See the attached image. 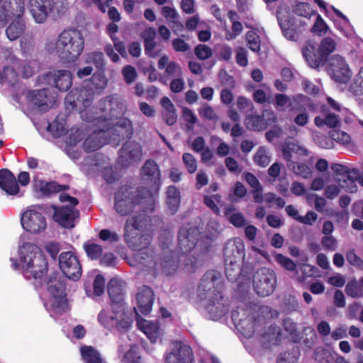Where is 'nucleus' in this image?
<instances>
[{
    "label": "nucleus",
    "mask_w": 363,
    "mask_h": 363,
    "mask_svg": "<svg viewBox=\"0 0 363 363\" xmlns=\"http://www.w3.org/2000/svg\"><path fill=\"white\" fill-rule=\"evenodd\" d=\"M337 356L335 352L318 347L315 352V359L320 363H331Z\"/></svg>",
    "instance_id": "nucleus-45"
},
{
    "label": "nucleus",
    "mask_w": 363,
    "mask_h": 363,
    "mask_svg": "<svg viewBox=\"0 0 363 363\" xmlns=\"http://www.w3.org/2000/svg\"><path fill=\"white\" fill-rule=\"evenodd\" d=\"M39 206H29L21 216V225L24 230L37 234L45 230L47 223Z\"/></svg>",
    "instance_id": "nucleus-15"
},
{
    "label": "nucleus",
    "mask_w": 363,
    "mask_h": 363,
    "mask_svg": "<svg viewBox=\"0 0 363 363\" xmlns=\"http://www.w3.org/2000/svg\"><path fill=\"white\" fill-rule=\"evenodd\" d=\"M245 124L249 130L259 131L265 129L268 123L259 115H248L245 120Z\"/></svg>",
    "instance_id": "nucleus-40"
},
{
    "label": "nucleus",
    "mask_w": 363,
    "mask_h": 363,
    "mask_svg": "<svg viewBox=\"0 0 363 363\" xmlns=\"http://www.w3.org/2000/svg\"><path fill=\"white\" fill-rule=\"evenodd\" d=\"M60 267L63 274L69 279L77 280L82 275V267L76 256L70 252L60 254Z\"/></svg>",
    "instance_id": "nucleus-18"
},
{
    "label": "nucleus",
    "mask_w": 363,
    "mask_h": 363,
    "mask_svg": "<svg viewBox=\"0 0 363 363\" xmlns=\"http://www.w3.org/2000/svg\"><path fill=\"white\" fill-rule=\"evenodd\" d=\"M331 138L341 144H347L350 142L351 138L349 134L339 130H334L330 132Z\"/></svg>",
    "instance_id": "nucleus-60"
},
{
    "label": "nucleus",
    "mask_w": 363,
    "mask_h": 363,
    "mask_svg": "<svg viewBox=\"0 0 363 363\" xmlns=\"http://www.w3.org/2000/svg\"><path fill=\"white\" fill-rule=\"evenodd\" d=\"M142 156L140 145L133 141L126 143L120 151V161L125 166L139 160Z\"/></svg>",
    "instance_id": "nucleus-26"
},
{
    "label": "nucleus",
    "mask_w": 363,
    "mask_h": 363,
    "mask_svg": "<svg viewBox=\"0 0 363 363\" xmlns=\"http://www.w3.org/2000/svg\"><path fill=\"white\" fill-rule=\"evenodd\" d=\"M203 202L214 213H219L220 209L218 205H220L222 203L220 195L215 194L211 196H205L203 198Z\"/></svg>",
    "instance_id": "nucleus-54"
},
{
    "label": "nucleus",
    "mask_w": 363,
    "mask_h": 363,
    "mask_svg": "<svg viewBox=\"0 0 363 363\" xmlns=\"http://www.w3.org/2000/svg\"><path fill=\"white\" fill-rule=\"evenodd\" d=\"M182 160L189 173L193 174L196 171V160L191 154L184 153L182 156Z\"/></svg>",
    "instance_id": "nucleus-59"
},
{
    "label": "nucleus",
    "mask_w": 363,
    "mask_h": 363,
    "mask_svg": "<svg viewBox=\"0 0 363 363\" xmlns=\"http://www.w3.org/2000/svg\"><path fill=\"white\" fill-rule=\"evenodd\" d=\"M130 348L121 357L122 363H142L138 347L135 344H130Z\"/></svg>",
    "instance_id": "nucleus-44"
},
{
    "label": "nucleus",
    "mask_w": 363,
    "mask_h": 363,
    "mask_svg": "<svg viewBox=\"0 0 363 363\" xmlns=\"http://www.w3.org/2000/svg\"><path fill=\"white\" fill-rule=\"evenodd\" d=\"M94 92L85 88L80 90H73L66 98V102L73 107L82 103L83 107L80 108L81 117L84 121L93 123L99 128L94 131L84 142L83 147L87 152H94L104 145L109 143L117 145L115 141L120 139L130 138L133 133V127L130 121L122 118L116 124L111 121L113 118L122 116L125 111L123 102L116 96H109L102 99L96 105L91 106Z\"/></svg>",
    "instance_id": "nucleus-1"
},
{
    "label": "nucleus",
    "mask_w": 363,
    "mask_h": 363,
    "mask_svg": "<svg viewBox=\"0 0 363 363\" xmlns=\"http://www.w3.org/2000/svg\"><path fill=\"white\" fill-rule=\"evenodd\" d=\"M84 248L87 256L91 259H96L100 257L103 251L101 245L89 242L84 243Z\"/></svg>",
    "instance_id": "nucleus-50"
},
{
    "label": "nucleus",
    "mask_w": 363,
    "mask_h": 363,
    "mask_svg": "<svg viewBox=\"0 0 363 363\" xmlns=\"http://www.w3.org/2000/svg\"><path fill=\"white\" fill-rule=\"evenodd\" d=\"M86 62L93 63L97 68H101L104 65V55L101 52L89 53L86 56Z\"/></svg>",
    "instance_id": "nucleus-61"
},
{
    "label": "nucleus",
    "mask_w": 363,
    "mask_h": 363,
    "mask_svg": "<svg viewBox=\"0 0 363 363\" xmlns=\"http://www.w3.org/2000/svg\"><path fill=\"white\" fill-rule=\"evenodd\" d=\"M108 293L112 303V311L109 313L102 310L99 314L98 320L107 328L128 329L131 325L132 319L124 310L123 283L117 279H111Z\"/></svg>",
    "instance_id": "nucleus-3"
},
{
    "label": "nucleus",
    "mask_w": 363,
    "mask_h": 363,
    "mask_svg": "<svg viewBox=\"0 0 363 363\" xmlns=\"http://www.w3.org/2000/svg\"><path fill=\"white\" fill-rule=\"evenodd\" d=\"M336 46L334 39L326 37L321 40L318 48L312 42H307L302 49V53L309 66L315 68L325 63Z\"/></svg>",
    "instance_id": "nucleus-11"
},
{
    "label": "nucleus",
    "mask_w": 363,
    "mask_h": 363,
    "mask_svg": "<svg viewBox=\"0 0 363 363\" xmlns=\"http://www.w3.org/2000/svg\"><path fill=\"white\" fill-rule=\"evenodd\" d=\"M245 245L242 239L234 238L229 240L224 248L225 262L233 263V259L241 261L245 257Z\"/></svg>",
    "instance_id": "nucleus-25"
},
{
    "label": "nucleus",
    "mask_w": 363,
    "mask_h": 363,
    "mask_svg": "<svg viewBox=\"0 0 363 363\" xmlns=\"http://www.w3.org/2000/svg\"><path fill=\"white\" fill-rule=\"evenodd\" d=\"M67 6V0H29V10L37 23L45 22L50 13H65Z\"/></svg>",
    "instance_id": "nucleus-12"
},
{
    "label": "nucleus",
    "mask_w": 363,
    "mask_h": 363,
    "mask_svg": "<svg viewBox=\"0 0 363 363\" xmlns=\"http://www.w3.org/2000/svg\"><path fill=\"white\" fill-rule=\"evenodd\" d=\"M148 222V218L145 214L134 216L128 218L125 225V240L133 250L137 251L134 255V259L139 264L145 265L147 267H153L152 251L148 248L151 241V235L150 233L138 236L136 232L129 234L130 228L135 230H140Z\"/></svg>",
    "instance_id": "nucleus-5"
},
{
    "label": "nucleus",
    "mask_w": 363,
    "mask_h": 363,
    "mask_svg": "<svg viewBox=\"0 0 363 363\" xmlns=\"http://www.w3.org/2000/svg\"><path fill=\"white\" fill-rule=\"evenodd\" d=\"M43 287L45 290L42 296L44 306L50 315L55 318L67 308L65 284L60 280L59 274L52 273L45 280Z\"/></svg>",
    "instance_id": "nucleus-7"
},
{
    "label": "nucleus",
    "mask_w": 363,
    "mask_h": 363,
    "mask_svg": "<svg viewBox=\"0 0 363 363\" xmlns=\"http://www.w3.org/2000/svg\"><path fill=\"white\" fill-rule=\"evenodd\" d=\"M26 28V23L22 18H13V21L8 26L6 33L10 40H15L20 38Z\"/></svg>",
    "instance_id": "nucleus-33"
},
{
    "label": "nucleus",
    "mask_w": 363,
    "mask_h": 363,
    "mask_svg": "<svg viewBox=\"0 0 363 363\" xmlns=\"http://www.w3.org/2000/svg\"><path fill=\"white\" fill-rule=\"evenodd\" d=\"M246 40L249 48L255 52H258L260 50V38L255 30H250L246 34Z\"/></svg>",
    "instance_id": "nucleus-49"
},
{
    "label": "nucleus",
    "mask_w": 363,
    "mask_h": 363,
    "mask_svg": "<svg viewBox=\"0 0 363 363\" xmlns=\"http://www.w3.org/2000/svg\"><path fill=\"white\" fill-rule=\"evenodd\" d=\"M60 200L67 204L60 208H55L53 219L60 225L67 228H72L75 225V221L79 217V211L75 208L78 200L66 193L60 195Z\"/></svg>",
    "instance_id": "nucleus-13"
},
{
    "label": "nucleus",
    "mask_w": 363,
    "mask_h": 363,
    "mask_svg": "<svg viewBox=\"0 0 363 363\" xmlns=\"http://www.w3.org/2000/svg\"><path fill=\"white\" fill-rule=\"evenodd\" d=\"M156 36V31L152 28H146L143 33V38L145 41V51L146 55L151 57H155L157 55L158 52L155 50L156 43L155 38Z\"/></svg>",
    "instance_id": "nucleus-34"
},
{
    "label": "nucleus",
    "mask_w": 363,
    "mask_h": 363,
    "mask_svg": "<svg viewBox=\"0 0 363 363\" xmlns=\"http://www.w3.org/2000/svg\"><path fill=\"white\" fill-rule=\"evenodd\" d=\"M197 240V230L196 229L186 230L182 228L179 230L178 247L182 257L184 258V269L187 272H194L203 264L206 257L205 254L201 255L199 258H196L193 255H186L195 247Z\"/></svg>",
    "instance_id": "nucleus-9"
},
{
    "label": "nucleus",
    "mask_w": 363,
    "mask_h": 363,
    "mask_svg": "<svg viewBox=\"0 0 363 363\" xmlns=\"http://www.w3.org/2000/svg\"><path fill=\"white\" fill-rule=\"evenodd\" d=\"M80 352L84 363H104L99 352L91 346H83Z\"/></svg>",
    "instance_id": "nucleus-37"
},
{
    "label": "nucleus",
    "mask_w": 363,
    "mask_h": 363,
    "mask_svg": "<svg viewBox=\"0 0 363 363\" xmlns=\"http://www.w3.org/2000/svg\"><path fill=\"white\" fill-rule=\"evenodd\" d=\"M193 360L191 347L178 341L172 343L171 352L166 356V363H192Z\"/></svg>",
    "instance_id": "nucleus-19"
},
{
    "label": "nucleus",
    "mask_w": 363,
    "mask_h": 363,
    "mask_svg": "<svg viewBox=\"0 0 363 363\" xmlns=\"http://www.w3.org/2000/svg\"><path fill=\"white\" fill-rule=\"evenodd\" d=\"M137 326L142 331L151 342H156L162 335V330L159 325L157 320H146L140 316L135 317Z\"/></svg>",
    "instance_id": "nucleus-24"
},
{
    "label": "nucleus",
    "mask_w": 363,
    "mask_h": 363,
    "mask_svg": "<svg viewBox=\"0 0 363 363\" xmlns=\"http://www.w3.org/2000/svg\"><path fill=\"white\" fill-rule=\"evenodd\" d=\"M104 279L101 275H97L93 283V291H91L88 283H85L84 288L86 293L89 296H99L104 291Z\"/></svg>",
    "instance_id": "nucleus-42"
},
{
    "label": "nucleus",
    "mask_w": 363,
    "mask_h": 363,
    "mask_svg": "<svg viewBox=\"0 0 363 363\" xmlns=\"http://www.w3.org/2000/svg\"><path fill=\"white\" fill-rule=\"evenodd\" d=\"M45 48L49 53L57 55L62 62H74L84 50V39L76 29L64 30L56 39L47 40Z\"/></svg>",
    "instance_id": "nucleus-4"
},
{
    "label": "nucleus",
    "mask_w": 363,
    "mask_h": 363,
    "mask_svg": "<svg viewBox=\"0 0 363 363\" xmlns=\"http://www.w3.org/2000/svg\"><path fill=\"white\" fill-rule=\"evenodd\" d=\"M277 277L274 272L262 267L256 271L253 277V287L259 296H267L275 289Z\"/></svg>",
    "instance_id": "nucleus-14"
},
{
    "label": "nucleus",
    "mask_w": 363,
    "mask_h": 363,
    "mask_svg": "<svg viewBox=\"0 0 363 363\" xmlns=\"http://www.w3.org/2000/svg\"><path fill=\"white\" fill-rule=\"evenodd\" d=\"M240 261L235 262V260L233 259L232 264L230 262H226L225 273L229 280L233 281L238 279V290L243 291L249 288L250 282L248 280L244 283L242 282L243 277L240 276V267L238 263Z\"/></svg>",
    "instance_id": "nucleus-29"
},
{
    "label": "nucleus",
    "mask_w": 363,
    "mask_h": 363,
    "mask_svg": "<svg viewBox=\"0 0 363 363\" xmlns=\"http://www.w3.org/2000/svg\"><path fill=\"white\" fill-rule=\"evenodd\" d=\"M160 103L162 106V114L163 119L167 125H174L177 120V115L174 104L167 96L162 98Z\"/></svg>",
    "instance_id": "nucleus-32"
},
{
    "label": "nucleus",
    "mask_w": 363,
    "mask_h": 363,
    "mask_svg": "<svg viewBox=\"0 0 363 363\" xmlns=\"http://www.w3.org/2000/svg\"><path fill=\"white\" fill-rule=\"evenodd\" d=\"M25 11V3L22 0H0V21H8L21 18Z\"/></svg>",
    "instance_id": "nucleus-20"
},
{
    "label": "nucleus",
    "mask_w": 363,
    "mask_h": 363,
    "mask_svg": "<svg viewBox=\"0 0 363 363\" xmlns=\"http://www.w3.org/2000/svg\"><path fill=\"white\" fill-rule=\"evenodd\" d=\"M199 114L204 119L209 121H216L218 119V116L212 106L208 104H203L198 109Z\"/></svg>",
    "instance_id": "nucleus-53"
},
{
    "label": "nucleus",
    "mask_w": 363,
    "mask_h": 363,
    "mask_svg": "<svg viewBox=\"0 0 363 363\" xmlns=\"http://www.w3.org/2000/svg\"><path fill=\"white\" fill-rule=\"evenodd\" d=\"M346 294L353 298L361 297L363 295L362 286L356 281L349 282L345 288Z\"/></svg>",
    "instance_id": "nucleus-56"
},
{
    "label": "nucleus",
    "mask_w": 363,
    "mask_h": 363,
    "mask_svg": "<svg viewBox=\"0 0 363 363\" xmlns=\"http://www.w3.org/2000/svg\"><path fill=\"white\" fill-rule=\"evenodd\" d=\"M82 139V133L79 130L72 129L68 134L66 139V151L67 154L72 158H78L79 154L73 152L72 154V149Z\"/></svg>",
    "instance_id": "nucleus-36"
},
{
    "label": "nucleus",
    "mask_w": 363,
    "mask_h": 363,
    "mask_svg": "<svg viewBox=\"0 0 363 363\" xmlns=\"http://www.w3.org/2000/svg\"><path fill=\"white\" fill-rule=\"evenodd\" d=\"M280 328L277 326H270L268 331L261 335L260 341L266 347L268 345H276L279 338Z\"/></svg>",
    "instance_id": "nucleus-41"
},
{
    "label": "nucleus",
    "mask_w": 363,
    "mask_h": 363,
    "mask_svg": "<svg viewBox=\"0 0 363 363\" xmlns=\"http://www.w3.org/2000/svg\"><path fill=\"white\" fill-rule=\"evenodd\" d=\"M182 116L186 122V128L192 130L198 120L194 113L189 108L184 107L182 109Z\"/></svg>",
    "instance_id": "nucleus-57"
},
{
    "label": "nucleus",
    "mask_w": 363,
    "mask_h": 363,
    "mask_svg": "<svg viewBox=\"0 0 363 363\" xmlns=\"http://www.w3.org/2000/svg\"><path fill=\"white\" fill-rule=\"evenodd\" d=\"M167 204L172 213H175L180 205V192L174 186H169L167 189Z\"/></svg>",
    "instance_id": "nucleus-35"
},
{
    "label": "nucleus",
    "mask_w": 363,
    "mask_h": 363,
    "mask_svg": "<svg viewBox=\"0 0 363 363\" xmlns=\"http://www.w3.org/2000/svg\"><path fill=\"white\" fill-rule=\"evenodd\" d=\"M223 288V281L220 274L216 271L206 272L201 281L199 289L201 296L211 303L207 306L209 313H216L217 318L223 315L228 311V307L223 302L220 291Z\"/></svg>",
    "instance_id": "nucleus-6"
},
{
    "label": "nucleus",
    "mask_w": 363,
    "mask_h": 363,
    "mask_svg": "<svg viewBox=\"0 0 363 363\" xmlns=\"http://www.w3.org/2000/svg\"><path fill=\"white\" fill-rule=\"evenodd\" d=\"M211 143L213 145H217L216 153L218 156L225 157L229 154L230 146L220 138L212 136Z\"/></svg>",
    "instance_id": "nucleus-51"
},
{
    "label": "nucleus",
    "mask_w": 363,
    "mask_h": 363,
    "mask_svg": "<svg viewBox=\"0 0 363 363\" xmlns=\"http://www.w3.org/2000/svg\"><path fill=\"white\" fill-rule=\"evenodd\" d=\"M153 301L154 294L152 289L146 286L140 288L136 294V306L134 308L136 317L140 316L139 313L148 314L152 310Z\"/></svg>",
    "instance_id": "nucleus-23"
},
{
    "label": "nucleus",
    "mask_w": 363,
    "mask_h": 363,
    "mask_svg": "<svg viewBox=\"0 0 363 363\" xmlns=\"http://www.w3.org/2000/svg\"><path fill=\"white\" fill-rule=\"evenodd\" d=\"M91 83L96 91H102L107 86L108 80L104 74L100 72L92 76Z\"/></svg>",
    "instance_id": "nucleus-55"
},
{
    "label": "nucleus",
    "mask_w": 363,
    "mask_h": 363,
    "mask_svg": "<svg viewBox=\"0 0 363 363\" xmlns=\"http://www.w3.org/2000/svg\"><path fill=\"white\" fill-rule=\"evenodd\" d=\"M33 188L39 191L42 196H49L52 193L60 192L68 188L67 186H62L55 182H47L38 179L33 180Z\"/></svg>",
    "instance_id": "nucleus-30"
},
{
    "label": "nucleus",
    "mask_w": 363,
    "mask_h": 363,
    "mask_svg": "<svg viewBox=\"0 0 363 363\" xmlns=\"http://www.w3.org/2000/svg\"><path fill=\"white\" fill-rule=\"evenodd\" d=\"M194 53L199 60H204L212 55L213 51L208 45L200 44L195 48Z\"/></svg>",
    "instance_id": "nucleus-58"
},
{
    "label": "nucleus",
    "mask_w": 363,
    "mask_h": 363,
    "mask_svg": "<svg viewBox=\"0 0 363 363\" xmlns=\"http://www.w3.org/2000/svg\"><path fill=\"white\" fill-rule=\"evenodd\" d=\"M357 171L356 169H352V172L347 175V177L342 179V182H338L337 184H339L340 188L345 189L346 191L353 193L357 190L356 181L354 177H357Z\"/></svg>",
    "instance_id": "nucleus-43"
},
{
    "label": "nucleus",
    "mask_w": 363,
    "mask_h": 363,
    "mask_svg": "<svg viewBox=\"0 0 363 363\" xmlns=\"http://www.w3.org/2000/svg\"><path fill=\"white\" fill-rule=\"evenodd\" d=\"M45 82L55 86L59 90L67 91L72 84V74L69 70H56L43 77Z\"/></svg>",
    "instance_id": "nucleus-22"
},
{
    "label": "nucleus",
    "mask_w": 363,
    "mask_h": 363,
    "mask_svg": "<svg viewBox=\"0 0 363 363\" xmlns=\"http://www.w3.org/2000/svg\"><path fill=\"white\" fill-rule=\"evenodd\" d=\"M330 167L334 173V179L337 183L342 182V179L352 172L347 167L340 164H333Z\"/></svg>",
    "instance_id": "nucleus-52"
},
{
    "label": "nucleus",
    "mask_w": 363,
    "mask_h": 363,
    "mask_svg": "<svg viewBox=\"0 0 363 363\" xmlns=\"http://www.w3.org/2000/svg\"><path fill=\"white\" fill-rule=\"evenodd\" d=\"M275 102L277 108L281 111L286 110L291 104V99L288 96L281 94L275 96Z\"/></svg>",
    "instance_id": "nucleus-62"
},
{
    "label": "nucleus",
    "mask_w": 363,
    "mask_h": 363,
    "mask_svg": "<svg viewBox=\"0 0 363 363\" xmlns=\"http://www.w3.org/2000/svg\"><path fill=\"white\" fill-rule=\"evenodd\" d=\"M24 96L30 105H33L40 111H48L55 103V96L48 89L28 91Z\"/></svg>",
    "instance_id": "nucleus-17"
},
{
    "label": "nucleus",
    "mask_w": 363,
    "mask_h": 363,
    "mask_svg": "<svg viewBox=\"0 0 363 363\" xmlns=\"http://www.w3.org/2000/svg\"><path fill=\"white\" fill-rule=\"evenodd\" d=\"M347 262L359 269L363 270V260L357 257L354 250H350L346 254Z\"/></svg>",
    "instance_id": "nucleus-63"
},
{
    "label": "nucleus",
    "mask_w": 363,
    "mask_h": 363,
    "mask_svg": "<svg viewBox=\"0 0 363 363\" xmlns=\"http://www.w3.org/2000/svg\"><path fill=\"white\" fill-rule=\"evenodd\" d=\"M329 29L328 26L320 15H317L315 21L312 26L311 31L317 35L322 36L326 34Z\"/></svg>",
    "instance_id": "nucleus-48"
},
{
    "label": "nucleus",
    "mask_w": 363,
    "mask_h": 363,
    "mask_svg": "<svg viewBox=\"0 0 363 363\" xmlns=\"http://www.w3.org/2000/svg\"><path fill=\"white\" fill-rule=\"evenodd\" d=\"M145 195L140 194V199L133 195L132 189L123 186L115 195V209L121 216L128 214L136 205H141L147 210L152 211L155 199L152 193L146 192Z\"/></svg>",
    "instance_id": "nucleus-8"
},
{
    "label": "nucleus",
    "mask_w": 363,
    "mask_h": 363,
    "mask_svg": "<svg viewBox=\"0 0 363 363\" xmlns=\"http://www.w3.org/2000/svg\"><path fill=\"white\" fill-rule=\"evenodd\" d=\"M254 162L259 166L264 167L271 160L269 151L263 147H259L254 155Z\"/></svg>",
    "instance_id": "nucleus-46"
},
{
    "label": "nucleus",
    "mask_w": 363,
    "mask_h": 363,
    "mask_svg": "<svg viewBox=\"0 0 363 363\" xmlns=\"http://www.w3.org/2000/svg\"><path fill=\"white\" fill-rule=\"evenodd\" d=\"M277 18L283 35L289 40L297 41L302 35L308 23L291 15L289 8L280 5L277 11Z\"/></svg>",
    "instance_id": "nucleus-10"
},
{
    "label": "nucleus",
    "mask_w": 363,
    "mask_h": 363,
    "mask_svg": "<svg viewBox=\"0 0 363 363\" xmlns=\"http://www.w3.org/2000/svg\"><path fill=\"white\" fill-rule=\"evenodd\" d=\"M0 188L8 195L16 196L19 193L16 177L8 169L0 170Z\"/></svg>",
    "instance_id": "nucleus-28"
},
{
    "label": "nucleus",
    "mask_w": 363,
    "mask_h": 363,
    "mask_svg": "<svg viewBox=\"0 0 363 363\" xmlns=\"http://www.w3.org/2000/svg\"><path fill=\"white\" fill-rule=\"evenodd\" d=\"M122 74L125 82L128 84L133 82L137 77L135 69L130 65L125 66L122 70Z\"/></svg>",
    "instance_id": "nucleus-64"
},
{
    "label": "nucleus",
    "mask_w": 363,
    "mask_h": 363,
    "mask_svg": "<svg viewBox=\"0 0 363 363\" xmlns=\"http://www.w3.org/2000/svg\"><path fill=\"white\" fill-rule=\"evenodd\" d=\"M18 255V259H10L12 267L21 270L26 279L40 282L48 271V262L39 247L32 242L21 240Z\"/></svg>",
    "instance_id": "nucleus-2"
},
{
    "label": "nucleus",
    "mask_w": 363,
    "mask_h": 363,
    "mask_svg": "<svg viewBox=\"0 0 363 363\" xmlns=\"http://www.w3.org/2000/svg\"><path fill=\"white\" fill-rule=\"evenodd\" d=\"M143 180L153 183L157 191L161 186V173L158 164L153 160H147L141 168Z\"/></svg>",
    "instance_id": "nucleus-27"
},
{
    "label": "nucleus",
    "mask_w": 363,
    "mask_h": 363,
    "mask_svg": "<svg viewBox=\"0 0 363 363\" xmlns=\"http://www.w3.org/2000/svg\"><path fill=\"white\" fill-rule=\"evenodd\" d=\"M314 123L318 127L327 125L328 128H336L340 124V121L337 115L331 113H326L324 118L316 116Z\"/></svg>",
    "instance_id": "nucleus-39"
},
{
    "label": "nucleus",
    "mask_w": 363,
    "mask_h": 363,
    "mask_svg": "<svg viewBox=\"0 0 363 363\" xmlns=\"http://www.w3.org/2000/svg\"><path fill=\"white\" fill-rule=\"evenodd\" d=\"M294 12L300 17H303L306 19H309L312 16L316 14V12L313 10L310 5L307 3H298L294 7Z\"/></svg>",
    "instance_id": "nucleus-47"
},
{
    "label": "nucleus",
    "mask_w": 363,
    "mask_h": 363,
    "mask_svg": "<svg viewBox=\"0 0 363 363\" xmlns=\"http://www.w3.org/2000/svg\"><path fill=\"white\" fill-rule=\"evenodd\" d=\"M244 316L245 312L243 309L240 311H233L232 312V319L236 328L241 332V333L246 337L250 338L253 336L255 333L259 332L262 328L261 320H256L254 316L248 315L245 318H240V315Z\"/></svg>",
    "instance_id": "nucleus-16"
},
{
    "label": "nucleus",
    "mask_w": 363,
    "mask_h": 363,
    "mask_svg": "<svg viewBox=\"0 0 363 363\" xmlns=\"http://www.w3.org/2000/svg\"><path fill=\"white\" fill-rule=\"evenodd\" d=\"M282 153L284 159L287 161H291L292 153H296L300 155H306L308 151L303 147L299 146L294 142L287 141L283 146Z\"/></svg>",
    "instance_id": "nucleus-38"
},
{
    "label": "nucleus",
    "mask_w": 363,
    "mask_h": 363,
    "mask_svg": "<svg viewBox=\"0 0 363 363\" xmlns=\"http://www.w3.org/2000/svg\"><path fill=\"white\" fill-rule=\"evenodd\" d=\"M330 67L332 77L340 83H346L352 76V72L345 59L335 55L330 59Z\"/></svg>",
    "instance_id": "nucleus-21"
},
{
    "label": "nucleus",
    "mask_w": 363,
    "mask_h": 363,
    "mask_svg": "<svg viewBox=\"0 0 363 363\" xmlns=\"http://www.w3.org/2000/svg\"><path fill=\"white\" fill-rule=\"evenodd\" d=\"M158 68L160 69H164V73L167 77H182V69L181 67L177 62L170 61L167 55H164L160 59Z\"/></svg>",
    "instance_id": "nucleus-31"
}]
</instances>
